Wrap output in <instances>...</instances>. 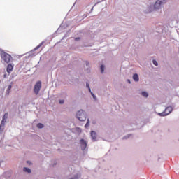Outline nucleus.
<instances>
[{
  "mask_svg": "<svg viewBox=\"0 0 179 179\" xmlns=\"http://www.w3.org/2000/svg\"><path fill=\"white\" fill-rule=\"evenodd\" d=\"M14 66L12 64H8L6 68V71L8 73H10L13 70Z\"/></svg>",
  "mask_w": 179,
  "mask_h": 179,
  "instance_id": "nucleus-8",
  "label": "nucleus"
},
{
  "mask_svg": "<svg viewBox=\"0 0 179 179\" xmlns=\"http://www.w3.org/2000/svg\"><path fill=\"white\" fill-rule=\"evenodd\" d=\"M11 89H12V85H10L8 87L7 92L9 93Z\"/></svg>",
  "mask_w": 179,
  "mask_h": 179,
  "instance_id": "nucleus-16",
  "label": "nucleus"
},
{
  "mask_svg": "<svg viewBox=\"0 0 179 179\" xmlns=\"http://www.w3.org/2000/svg\"><path fill=\"white\" fill-rule=\"evenodd\" d=\"M93 10V8H92V11Z\"/></svg>",
  "mask_w": 179,
  "mask_h": 179,
  "instance_id": "nucleus-26",
  "label": "nucleus"
},
{
  "mask_svg": "<svg viewBox=\"0 0 179 179\" xmlns=\"http://www.w3.org/2000/svg\"><path fill=\"white\" fill-rule=\"evenodd\" d=\"M4 78H6V75H4Z\"/></svg>",
  "mask_w": 179,
  "mask_h": 179,
  "instance_id": "nucleus-25",
  "label": "nucleus"
},
{
  "mask_svg": "<svg viewBox=\"0 0 179 179\" xmlns=\"http://www.w3.org/2000/svg\"><path fill=\"white\" fill-rule=\"evenodd\" d=\"M37 127L39 129L43 128L44 127V124L42 123H38L37 124Z\"/></svg>",
  "mask_w": 179,
  "mask_h": 179,
  "instance_id": "nucleus-12",
  "label": "nucleus"
},
{
  "mask_svg": "<svg viewBox=\"0 0 179 179\" xmlns=\"http://www.w3.org/2000/svg\"><path fill=\"white\" fill-rule=\"evenodd\" d=\"M86 86L88 87L89 91L91 92V89L88 83H86Z\"/></svg>",
  "mask_w": 179,
  "mask_h": 179,
  "instance_id": "nucleus-19",
  "label": "nucleus"
},
{
  "mask_svg": "<svg viewBox=\"0 0 179 179\" xmlns=\"http://www.w3.org/2000/svg\"><path fill=\"white\" fill-rule=\"evenodd\" d=\"M142 95L143 96V97L147 98L148 96V94L147 92H145V91H143L142 92Z\"/></svg>",
  "mask_w": 179,
  "mask_h": 179,
  "instance_id": "nucleus-13",
  "label": "nucleus"
},
{
  "mask_svg": "<svg viewBox=\"0 0 179 179\" xmlns=\"http://www.w3.org/2000/svg\"><path fill=\"white\" fill-rule=\"evenodd\" d=\"M76 117L80 120V121H85L87 120V115L84 113L83 110H79L76 113Z\"/></svg>",
  "mask_w": 179,
  "mask_h": 179,
  "instance_id": "nucleus-3",
  "label": "nucleus"
},
{
  "mask_svg": "<svg viewBox=\"0 0 179 179\" xmlns=\"http://www.w3.org/2000/svg\"><path fill=\"white\" fill-rule=\"evenodd\" d=\"M153 64L155 65L156 66H157L158 62L156 60H153Z\"/></svg>",
  "mask_w": 179,
  "mask_h": 179,
  "instance_id": "nucleus-17",
  "label": "nucleus"
},
{
  "mask_svg": "<svg viewBox=\"0 0 179 179\" xmlns=\"http://www.w3.org/2000/svg\"><path fill=\"white\" fill-rule=\"evenodd\" d=\"M23 171H24V172H28L29 173H31V169H29V168H27V167H24V168H23Z\"/></svg>",
  "mask_w": 179,
  "mask_h": 179,
  "instance_id": "nucleus-11",
  "label": "nucleus"
},
{
  "mask_svg": "<svg viewBox=\"0 0 179 179\" xmlns=\"http://www.w3.org/2000/svg\"><path fill=\"white\" fill-rule=\"evenodd\" d=\"M128 82H129V83H131V81H130V80H128Z\"/></svg>",
  "mask_w": 179,
  "mask_h": 179,
  "instance_id": "nucleus-24",
  "label": "nucleus"
},
{
  "mask_svg": "<svg viewBox=\"0 0 179 179\" xmlns=\"http://www.w3.org/2000/svg\"><path fill=\"white\" fill-rule=\"evenodd\" d=\"M80 144L81 145V149L83 150H85L86 149L87 146V141L85 140H84V139H81L80 141Z\"/></svg>",
  "mask_w": 179,
  "mask_h": 179,
  "instance_id": "nucleus-6",
  "label": "nucleus"
},
{
  "mask_svg": "<svg viewBox=\"0 0 179 179\" xmlns=\"http://www.w3.org/2000/svg\"><path fill=\"white\" fill-rule=\"evenodd\" d=\"M163 1H164V0H157V1L155 2V6H154L155 8V9H160L161 5H162V3H164Z\"/></svg>",
  "mask_w": 179,
  "mask_h": 179,
  "instance_id": "nucleus-7",
  "label": "nucleus"
},
{
  "mask_svg": "<svg viewBox=\"0 0 179 179\" xmlns=\"http://www.w3.org/2000/svg\"><path fill=\"white\" fill-rule=\"evenodd\" d=\"M8 117V113H5L4 114V116L3 117V120L1 122V124H0V131H3V129H4V127H5V124H6V120Z\"/></svg>",
  "mask_w": 179,
  "mask_h": 179,
  "instance_id": "nucleus-4",
  "label": "nucleus"
},
{
  "mask_svg": "<svg viewBox=\"0 0 179 179\" xmlns=\"http://www.w3.org/2000/svg\"><path fill=\"white\" fill-rule=\"evenodd\" d=\"M92 95L93 96V98L94 99H96V96H95V95L92 92Z\"/></svg>",
  "mask_w": 179,
  "mask_h": 179,
  "instance_id": "nucleus-22",
  "label": "nucleus"
},
{
  "mask_svg": "<svg viewBox=\"0 0 179 179\" xmlns=\"http://www.w3.org/2000/svg\"><path fill=\"white\" fill-rule=\"evenodd\" d=\"M71 179H78V176H76L73 178Z\"/></svg>",
  "mask_w": 179,
  "mask_h": 179,
  "instance_id": "nucleus-21",
  "label": "nucleus"
},
{
  "mask_svg": "<svg viewBox=\"0 0 179 179\" xmlns=\"http://www.w3.org/2000/svg\"><path fill=\"white\" fill-rule=\"evenodd\" d=\"M80 39V38H76V40Z\"/></svg>",
  "mask_w": 179,
  "mask_h": 179,
  "instance_id": "nucleus-23",
  "label": "nucleus"
},
{
  "mask_svg": "<svg viewBox=\"0 0 179 179\" xmlns=\"http://www.w3.org/2000/svg\"><path fill=\"white\" fill-rule=\"evenodd\" d=\"M100 69H101V73H104V66H103V64H101Z\"/></svg>",
  "mask_w": 179,
  "mask_h": 179,
  "instance_id": "nucleus-14",
  "label": "nucleus"
},
{
  "mask_svg": "<svg viewBox=\"0 0 179 179\" xmlns=\"http://www.w3.org/2000/svg\"><path fill=\"white\" fill-rule=\"evenodd\" d=\"M60 104H63L64 103V101L63 99L60 100L59 101Z\"/></svg>",
  "mask_w": 179,
  "mask_h": 179,
  "instance_id": "nucleus-20",
  "label": "nucleus"
},
{
  "mask_svg": "<svg viewBox=\"0 0 179 179\" xmlns=\"http://www.w3.org/2000/svg\"><path fill=\"white\" fill-rule=\"evenodd\" d=\"M133 80L136 82H138L139 81L138 76L137 74L133 75Z\"/></svg>",
  "mask_w": 179,
  "mask_h": 179,
  "instance_id": "nucleus-10",
  "label": "nucleus"
},
{
  "mask_svg": "<svg viewBox=\"0 0 179 179\" xmlns=\"http://www.w3.org/2000/svg\"><path fill=\"white\" fill-rule=\"evenodd\" d=\"M173 111V107L168 106L166 108L165 110L162 113H159L158 115L160 117H165L171 114V113Z\"/></svg>",
  "mask_w": 179,
  "mask_h": 179,
  "instance_id": "nucleus-2",
  "label": "nucleus"
},
{
  "mask_svg": "<svg viewBox=\"0 0 179 179\" xmlns=\"http://www.w3.org/2000/svg\"><path fill=\"white\" fill-rule=\"evenodd\" d=\"M0 55L3 62L6 64H9L12 59L11 55L2 50H0Z\"/></svg>",
  "mask_w": 179,
  "mask_h": 179,
  "instance_id": "nucleus-1",
  "label": "nucleus"
},
{
  "mask_svg": "<svg viewBox=\"0 0 179 179\" xmlns=\"http://www.w3.org/2000/svg\"><path fill=\"white\" fill-rule=\"evenodd\" d=\"M41 46H42V43L39 44L38 46H36V50H38Z\"/></svg>",
  "mask_w": 179,
  "mask_h": 179,
  "instance_id": "nucleus-18",
  "label": "nucleus"
},
{
  "mask_svg": "<svg viewBox=\"0 0 179 179\" xmlns=\"http://www.w3.org/2000/svg\"><path fill=\"white\" fill-rule=\"evenodd\" d=\"M41 90V81H37L34 86V92L36 94H38Z\"/></svg>",
  "mask_w": 179,
  "mask_h": 179,
  "instance_id": "nucleus-5",
  "label": "nucleus"
},
{
  "mask_svg": "<svg viewBox=\"0 0 179 179\" xmlns=\"http://www.w3.org/2000/svg\"><path fill=\"white\" fill-rule=\"evenodd\" d=\"M91 136L92 137L93 141H95V139L97 138V134L96 131H92L91 132Z\"/></svg>",
  "mask_w": 179,
  "mask_h": 179,
  "instance_id": "nucleus-9",
  "label": "nucleus"
},
{
  "mask_svg": "<svg viewBox=\"0 0 179 179\" xmlns=\"http://www.w3.org/2000/svg\"><path fill=\"white\" fill-rule=\"evenodd\" d=\"M89 124H90V121H89V120H87V123L85 124V128H88V127H89Z\"/></svg>",
  "mask_w": 179,
  "mask_h": 179,
  "instance_id": "nucleus-15",
  "label": "nucleus"
}]
</instances>
